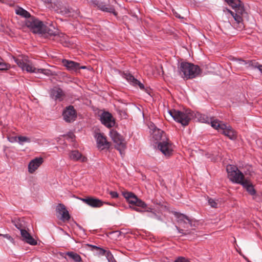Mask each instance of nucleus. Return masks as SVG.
<instances>
[{"instance_id":"nucleus-15","label":"nucleus","mask_w":262,"mask_h":262,"mask_svg":"<svg viewBox=\"0 0 262 262\" xmlns=\"http://www.w3.org/2000/svg\"><path fill=\"white\" fill-rule=\"evenodd\" d=\"M95 138L96 139L97 147L101 149H108L110 146V142H108L106 138V137L103 133H98L95 135Z\"/></svg>"},{"instance_id":"nucleus-31","label":"nucleus","mask_w":262,"mask_h":262,"mask_svg":"<svg viewBox=\"0 0 262 262\" xmlns=\"http://www.w3.org/2000/svg\"><path fill=\"white\" fill-rule=\"evenodd\" d=\"M89 247L91 248V250L93 251L96 250L99 252V253L102 255L105 254L106 251L103 250V249L99 248L96 246L92 245H88Z\"/></svg>"},{"instance_id":"nucleus-49","label":"nucleus","mask_w":262,"mask_h":262,"mask_svg":"<svg viewBox=\"0 0 262 262\" xmlns=\"http://www.w3.org/2000/svg\"><path fill=\"white\" fill-rule=\"evenodd\" d=\"M113 1L115 3H116V1H115V0H113Z\"/></svg>"},{"instance_id":"nucleus-13","label":"nucleus","mask_w":262,"mask_h":262,"mask_svg":"<svg viewBox=\"0 0 262 262\" xmlns=\"http://www.w3.org/2000/svg\"><path fill=\"white\" fill-rule=\"evenodd\" d=\"M100 121L104 125L108 128L114 126L115 121L112 115L108 112H103L100 116Z\"/></svg>"},{"instance_id":"nucleus-2","label":"nucleus","mask_w":262,"mask_h":262,"mask_svg":"<svg viewBox=\"0 0 262 262\" xmlns=\"http://www.w3.org/2000/svg\"><path fill=\"white\" fill-rule=\"evenodd\" d=\"M122 195L129 204L135 206L132 207L134 210L139 212L150 211V208L148 207L144 202L138 199L134 193L129 191H123Z\"/></svg>"},{"instance_id":"nucleus-14","label":"nucleus","mask_w":262,"mask_h":262,"mask_svg":"<svg viewBox=\"0 0 262 262\" xmlns=\"http://www.w3.org/2000/svg\"><path fill=\"white\" fill-rule=\"evenodd\" d=\"M93 3L102 11L112 13L115 16L117 15V12L116 11L114 7L112 5L107 4L104 2H99L97 0L94 1Z\"/></svg>"},{"instance_id":"nucleus-10","label":"nucleus","mask_w":262,"mask_h":262,"mask_svg":"<svg viewBox=\"0 0 262 262\" xmlns=\"http://www.w3.org/2000/svg\"><path fill=\"white\" fill-rule=\"evenodd\" d=\"M110 136L113 141L116 143L115 148L122 154V151L124 150L125 148V144L124 142L123 137L117 131L114 130H112L110 132Z\"/></svg>"},{"instance_id":"nucleus-43","label":"nucleus","mask_w":262,"mask_h":262,"mask_svg":"<svg viewBox=\"0 0 262 262\" xmlns=\"http://www.w3.org/2000/svg\"><path fill=\"white\" fill-rule=\"evenodd\" d=\"M224 1L226 3H227L228 5H229L230 3H232V0H224Z\"/></svg>"},{"instance_id":"nucleus-33","label":"nucleus","mask_w":262,"mask_h":262,"mask_svg":"<svg viewBox=\"0 0 262 262\" xmlns=\"http://www.w3.org/2000/svg\"><path fill=\"white\" fill-rule=\"evenodd\" d=\"M18 143L23 145L24 142H30L31 140L29 138L25 136H18L17 137Z\"/></svg>"},{"instance_id":"nucleus-17","label":"nucleus","mask_w":262,"mask_h":262,"mask_svg":"<svg viewBox=\"0 0 262 262\" xmlns=\"http://www.w3.org/2000/svg\"><path fill=\"white\" fill-rule=\"evenodd\" d=\"M81 200L89 206L93 208H99L102 206L103 204H105V202H103L101 200L93 197L82 198Z\"/></svg>"},{"instance_id":"nucleus-9","label":"nucleus","mask_w":262,"mask_h":262,"mask_svg":"<svg viewBox=\"0 0 262 262\" xmlns=\"http://www.w3.org/2000/svg\"><path fill=\"white\" fill-rule=\"evenodd\" d=\"M235 9V12H234L229 9H227V11L231 14L234 20L236 21L237 24V28L239 30H242L245 28L243 20V15L246 14L245 9H244L242 4H241L240 6H237Z\"/></svg>"},{"instance_id":"nucleus-41","label":"nucleus","mask_w":262,"mask_h":262,"mask_svg":"<svg viewBox=\"0 0 262 262\" xmlns=\"http://www.w3.org/2000/svg\"><path fill=\"white\" fill-rule=\"evenodd\" d=\"M110 194L112 198H117L118 197V194L116 191H111Z\"/></svg>"},{"instance_id":"nucleus-4","label":"nucleus","mask_w":262,"mask_h":262,"mask_svg":"<svg viewBox=\"0 0 262 262\" xmlns=\"http://www.w3.org/2000/svg\"><path fill=\"white\" fill-rule=\"evenodd\" d=\"M173 119L180 123L183 126H186L193 117V113L190 109H184L183 111L172 110L169 111Z\"/></svg>"},{"instance_id":"nucleus-32","label":"nucleus","mask_w":262,"mask_h":262,"mask_svg":"<svg viewBox=\"0 0 262 262\" xmlns=\"http://www.w3.org/2000/svg\"><path fill=\"white\" fill-rule=\"evenodd\" d=\"M148 214H147V216L156 219L159 221H162V219L160 216L158 215L156 212L152 211V209L150 208V211H148Z\"/></svg>"},{"instance_id":"nucleus-5","label":"nucleus","mask_w":262,"mask_h":262,"mask_svg":"<svg viewBox=\"0 0 262 262\" xmlns=\"http://www.w3.org/2000/svg\"><path fill=\"white\" fill-rule=\"evenodd\" d=\"M226 170L228 178L232 182L242 185L246 181L243 173L238 169L236 166L228 165L227 166Z\"/></svg>"},{"instance_id":"nucleus-12","label":"nucleus","mask_w":262,"mask_h":262,"mask_svg":"<svg viewBox=\"0 0 262 262\" xmlns=\"http://www.w3.org/2000/svg\"><path fill=\"white\" fill-rule=\"evenodd\" d=\"M158 148L166 156H170L173 151V146L171 142L167 140L158 143Z\"/></svg>"},{"instance_id":"nucleus-26","label":"nucleus","mask_w":262,"mask_h":262,"mask_svg":"<svg viewBox=\"0 0 262 262\" xmlns=\"http://www.w3.org/2000/svg\"><path fill=\"white\" fill-rule=\"evenodd\" d=\"M242 185L250 195H254L256 194V190L254 188V186L249 181L246 180Z\"/></svg>"},{"instance_id":"nucleus-23","label":"nucleus","mask_w":262,"mask_h":262,"mask_svg":"<svg viewBox=\"0 0 262 262\" xmlns=\"http://www.w3.org/2000/svg\"><path fill=\"white\" fill-rule=\"evenodd\" d=\"M23 240L31 245H36L37 241L26 230H21L20 232Z\"/></svg>"},{"instance_id":"nucleus-45","label":"nucleus","mask_w":262,"mask_h":262,"mask_svg":"<svg viewBox=\"0 0 262 262\" xmlns=\"http://www.w3.org/2000/svg\"><path fill=\"white\" fill-rule=\"evenodd\" d=\"M176 17H178V18H181V16H180V15H178V14H176Z\"/></svg>"},{"instance_id":"nucleus-46","label":"nucleus","mask_w":262,"mask_h":262,"mask_svg":"<svg viewBox=\"0 0 262 262\" xmlns=\"http://www.w3.org/2000/svg\"><path fill=\"white\" fill-rule=\"evenodd\" d=\"M158 132L159 133H163V131H161V130L160 129H158Z\"/></svg>"},{"instance_id":"nucleus-22","label":"nucleus","mask_w":262,"mask_h":262,"mask_svg":"<svg viewBox=\"0 0 262 262\" xmlns=\"http://www.w3.org/2000/svg\"><path fill=\"white\" fill-rule=\"evenodd\" d=\"M62 64L68 70L71 72H77L79 71V63L67 59L62 60Z\"/></svg>"},{"instance_id":"nucleus-29","label":"nucleus","mask_w":262,"mask_h":262,"mask_svg":"<svg viewBox=\"0 0 262 262\" xmlns=\"http://www.w3.org/2000/svg\"><path fill=\"white\" fill-rule=\"evenodd\" d=\"M13 225L20 230L21 232V230H25V222L23 220L20 219H17L16 220L12 221Z\"/></svg>"},{"instance_id":"nucleus-19","label":"nucleus","mask_w":262,"mask_h":262,"mask_svg":"<svg viewBox=\"0 0 262 262\" xmlns=\"http://www.w3.org/2000/svg\"><path fill=\"white\" fill-rule=\"evenodd\" d=\"M50 95L53 99L61 101L62 100V97L64 96V93L61 88L54 86L50 90Z\"/></svg>"},{"instance_id":"nucleus-25","label":"nucleus","mask_w":262,"mask_h":262,"mask_svg":"<svg viewBox=\"0 0 262 262\" xmlns=\"http://www.w3.org/2000/svg\"><path fill=\"white\" fill-rule=\"evenodd\" d=\"M190 219L187 216L183 214H180L178 216L179 225L184 228L188 227V223L190 222Z\"/></svg>"},{"instance_id":"nucleus-35","label":"nucleus","mask_w":262,"mask_h":262,"mask_svg":"<svg viewBox=\"0 0 262 262\" xmlns=\"http://www.w3.org/2000/svg\"><path fill=\"white\" fill-rule=\"evenodd\" d=\"M10 68V66L3 62L0 61V70L5 71L7 70Z\"/></svg>"},{"instance_id":"nucleus-47","label":"nucleus","mask_w":262,"mask_h":262,"mask_svg":"<svg viewBox=\"0 0 262 262\" xmlns=\"http://www.w3.org/2000/svg\"><path fill=\"white\" fill-rule=\"evenodd\" d=\"M16 139H17V137H14V141H16Z\"/></svg>"},{"instance_id":"nucleus-37","label":"nucleus","mask_w":262,"mask_h":262,"mask_svg":"<svg viewBox=\"0 0 262 262\" xmlns=\"http://www.w3.org/2000/svg\"><path fill=\"white\" fill-rule=\"evenodd\" d=\"M0 236H2L8 239V240H9L12 243L14 242V239L8 234H1Z\"/></svg>"},{"instance_id":"nucleus-1","label":"nucleus","mask_w":262,"mask_h":262,"mask_svg":"<svg viewBox=\"0 0 262 262\" xmlns=\"http://www.w3.org/2000/svg\"><path fill=\"white\" fill-rule=\"evenodd\" d=\"M179 72L183 74L184 79H192L199 76L202 73L200 67L188 62H181L178 66Z\"/></svg>"},{"instance_id":"nucleus-34","label":"nucleus","mask_w":262,"mask_h":262,"mask_svg":"<svg viewBox=\"0 0 262 262\" xmlns=\"http://www.w3.org/2000/svg\"><path fill=\"white\" fill-rule=\"evenodd\" d=\"M242 4V3L239 0H232V3H230L229 5L231 6L233 8H236L237 6Z\"/></svg>"},{"instance_id":"nucleus-30","label":"nucleus","mask_w":262,"mask_h":262,"mask_svg":"<svg viewBox=\"0 0 262 262\" xmlns=\"http://www.w3.org/2000/svg\"><path fill=\"white\" fill-rule=\"evenodd\" d=\"M208 203L209 205L214 208H217L219 206L218 200L209 197H208Z\"/></svg>"},{"instance_id":"nucleus-28","label":"nucleus","mask_w":262,"mask_h":262,"mask_svg":"<svg viewBox=\"0 0 262 262\" xmlns=\"http://www.w3.org/2000/svg\"><path fill=\"white\" fill-rule=\"evenodd\" d=\"M16 13L22 17L27 18V19L30 18V17L32 16L30 15L29 12L20 7L16 10Z\"/></svg>"},{"instance_id":"nucleus-8","label":"nucleus","mask_w":262,"mask_h":262,"mask_svg":"<svg viewBox=\"0 0 262 262\" xmlns=\"http://www.w3.org/2000/svg\"><path fill=\"white\" fill-rule=\"evenodd\" d=\"M26 25L27 27L29 28L33 33L41 34L43 29L45 25L43 22L37 18L32 16L26 21Z\"/></svg>"},{"instance_id":"nucleus-24","label":"nucleus","mask_w":262,"mask_h":262,"mask_svg":"<svg viewBox=\"0 0 262 262\" xmlns=\"http://www.w3.org/2000/svg\"><path fill=\"white\" fill-rule=\"evenodd\" d=\"M70 158L71 160L74 161H80L84 162L86 161L87 158L82 156L81 154L78 150H73L70 154Z\"/></svg>"},{"instance_id":"nucleus-40","label":"nucleus","mask_w":262,"mask_h":262,"mask_svg":"<svg viewBox=\"0 0 262 262\" xmlns=\"http://www.w3.org/2000/svg\"><path fill=\"white\" fill-rule=\"evenodd\" d=\"M174 262H188V260L184 257H180L176 259Z\"/></svg>"},{"instance_id":"nucleus-6","label":"nucleus","mask_w":262,"mask_h":262,"mask_svg":"<svg viewBox=\"0 0 262 262\" xmlns=\"http://www.w3.org/2000/svg\"><path fill=\"white\" fill-rule=\"evenodd\" d=\"M15 63L20 67L22 70L26 71L29 73H44L45 71L43 69H36L32 66V63L27 58L14 57Z\"/></svg>"},{"instance_id":"nucleus-3","label":"nucleus","mask_w":262,"mask_h":262,"mask_svg":"<svg viewBox=\"0 0 262 262\" xmlns=\"http://www.w3.org/2000/svg\"><path fill=\"white\" fill-rule=\"evenodd\" d=\"M211 125L214 129L225 136L228 137L231 140H235L236 138V133L234 129L227 124L218 119H211Z\"/></svg>"},{"instance_id":"nucleus-20","label":"nucleus","mask_w":262,"mask_h":262,"mask_svg":"<svg viewBox=\"0 0 262 262\" xmlns=\"http://www.w3.org/2000/svg\"><path fill=\"white\" fill-rule=\"evenodd\" d=\"M56 210L61 215L60 219L62 221H68L70 219V215L63 204H58L57 206Z\"/></svg>"},{"instance_id":"nucleus-27","label":"nucleus","mask_w":262,"mask_h":262,"mask_svg":"<svg viewBox=\"0 0 262 262\" xmlns=\"http://www.w3.org/2000/svg\"><path fill=\"white\" fill-rule=\"evenodd\" d=\"M63 254L68 256L71 259L75 262H80L82 260L81 256L77 253L73 251H68Z\"/></svg>"},{"instance_id":"nucleus-48","label":"nucleus","mask_w":262,"mask_h":262,"mask_svg":"<svg viewBox=\"0 0 262 262\" xmlns=\"http://www.w3.org/2000/svg\"><path fill=\"white\" fill-rule=\"evenodd\" d=\"M241 61L242 62H245V61L244 60H241Z\"/></svg>"},{"instance_id":"nucleus-21","label":"nucleus","mask_w":262,"mask_h":262,"mask_svg":"<svg viewBox=\"0 0 262 262\" xmlns=\"http://www.w3.org/2000/svg\"><path fill=\"white\" fill-rule=\"evenodd\" d=\"M43 159L41 157L36 158L31 160L28 165V170L31 173H33L42 163Z\"/></svg>"},{"instance_id":"nucleus-18","label":"nucleus","mask_w":262,"mask_h":262,"mask_svg":"<svg viewBox=\"0 0 262 262\" xmlns=\"http://www.w3.org/2000/svg\"><path fill=\"white\" fill-rule=\"evenodd\" d=\"M122 77L125 78L130 84L133 86L138 85L140 89L143 91H147V90L145 88L144 85L138 80L136 79L131 74L129 73H123Z\"/></svg>"},{"instance_id":"nucleus-38","label":"nucleus","mask_w":262,"mask_h":262,"mask_svg":"<svg viewBox=\"0 0 262 262\" xmlns=\"http://www.w3.org/2000/svg\"><path fill=\"white\" fill-rule=\"evenodd\" d=\"M176 228L178 230L179 232L182 234L183 235H187L190 233V232H189L188 230H186V231L184 232L183 229H180L177 226H176Z\"/></svg>"},{"instance_id":"nucleus-39","label":"nucleus","mask_w":262,"mask_h":262,"mask_svg":"<svg viewBox=\"0 0 262 262\" xmlns=\"http://www.w3.org/2000/svg\"><path fill=\"white\" fill-rule=\"evenodd\" d=\"M197 222L194 221L193 220L190 219V222L188 223V227H195L196 226Z\"/></svg>"},{"instance_id":"nucleus-36","label":"nucleus","mask_w":262,"mask_h":262,"mask_svg":"<svg viewBox=\"0 0 262 262\" xmlns=\"http://www.w3.org/2000/svg\"><path fill=\"white\" fill-rule=\"evenodd\" d=\"M250 62L251 66L257 68L259 70V71H260V72L262 73V65L261 64H260L258 62H255L252 61H250Z\"/></svg>"},{"instance_id":"nucleus-11","label":"nucleus","mask_w":262,"mask_h":262,"mask_svg":"<svg viewBox=\"0 0 262 262\" xmlns=\"http://www.w3.org/2000/svg\"><path fill=\"white\" fill-rule=\"evenodd\" d=\"M62 116L64 120L68 123L74 121L77 118V113L74 106L69 105L64 110Z\"/></svg>"},{"instance_id":"nucleus-7","label":"nucleus","mask_w":262,"mask_h":262,"mask_svg":"<svg viewBox=\"0 0 262 262\" xmlns=\"http://www.w3.org/2000/svg\"><path fill=\"white\" fill-rule=\"evenodd\" d=\"M26 25L27 27L29 28L33 33L41 34L43 29L45 25L43 22L37 18L32 16L26 21Z\"/></svg>"},{"instance_id":"nucleus-16","label":"nucleus","mask_w":262,"mask_h":262,"mask_svg":"<svg viewBox=\"0 0 262 262\" xmlns=\"http://www.w3.org/2000/svg\"><path fill=\"white\" fill-rule=\"evenodd\" d=\"M40 35L44 38H51L56 36L61 37L62 34L59 33L58 30L52 29L45 25Z\"/></svg>"},{"instance_id":"nucleus-44","label":"nucleus","mask_w":262,"mask_h":262,"mask_svg":"<svg viewBox=\"0 0 262 262\" xmlns=\"http://www.w3.org/2000/svg\"><path fill=\"white\" fill-rule=\"evenodd\" d=\"M7 1H8V0H0V2L3 3H6Z\"/></svg>"},{"instance_id":"nucleus-42","label":"nucleus","mask_w":262,"mask_h":262,"mask_svg":"<svg viewBox=\"0 0 262 262\" xmlns=\"http://www.w3.org/2000/svg\"><path fill=\"white\" fill-rule=\"evenodd\" d=\"M86 69V67L85 66H80V64L79 63V70L80 69Z\"/></svg>"}]
</instances>
